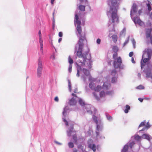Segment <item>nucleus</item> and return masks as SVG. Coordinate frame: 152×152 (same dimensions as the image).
Masks as SVG:
<instances>
[{"mask_svg":"<svg viewBox=\"0 0 152 152\" xmlns=\"http://www.w3.org/2000/svg\"><path fill=\"white\" fill-rule=\"evenodd\" d=\"M79 17L77 14L75 15V20H74L75 24L76 26V24H77L76 29L78 33V34L80 36V38L79 40L75 46V52H76V54L78 57H85L86 54H84L83 55L82 54V51L83 44V40L84 38V36H82L81 34V27L80 26L81 23V21L78 20Z\"/></svg>","mask_w":152,"mask_h":152,"instance_id":"obj_1","label":"nucleus"},{"mask_svg":"<svg viewBox=\"0 0 152 152\" xmlns=\"http://www.w3.org/2000/svg\"><path fill=\"white\" fill-rule=\"evenodd\" d=\"M152 54V50L151 49H147L144 52L142 56V61L141 62V69L143 68L145 65L147 67L145 70L146 73V77H149L151 73V70L152 69V64L149 61L151 58Z\"/></svg>","mask_w":152,"mask_h":152,"instance_id":"obj_2","label":"nucleus"},{"mask_svg":"<svg viewBox=\"0 0 152 152\" xmlns=\"http://www.w3.org/2000/svg\"><path fill=\"white\" fill-rule=\"evenodd\" d=\"M89 52V50L88 49V50L83 53H82V55H83L84 54H86L85 57H79V58H83V60H81L80 59L78 60L77 62L78 63L76 62V64L77 65V73L76 74V76L77 77H79L80 76V73H81L82 72L83 73V75H82L81 76V77L83 79V80L84 82H86V77L89 76L90 75V72L89 70L85 68H83V69H82L81 66H86L87 67L86 64V55L88 54V53ZM81 74V73H80Z\"/></svg>","mask_w":152,"mask_h":152,"instance_id":"obj_3","label":"nucleus"},{"mask_svg":"<svg viewBox=\"0 0 152 152\" xmlns=\"http://www.w3.org/2000/svg\"><path fill=\"white\" fill-rule=\"evenodd\" d=\"M110 6L109 10L107 12L108 16H110L112 23H118L119 22V17L118 14V4L117 0H111L109 2Z\"/></svg>","mask_w":152,"mask_h":152,"instance_id":"obj_4","label":"nucleus"},{"mask_svg":"<svg viewBox=\"0 0 152 152\" xmlns=\"http://www.w3.org/2000/svg\"><path fill=\"white\" fill-rule=\"evenodd\" d=\"M93 120L96 125L95 131L96 137L97 138H101L100 132L103 129V124L102 122V119L99 114L94 113L92 117Z\"/></svg>","mask_w":152,"mask_h":152,"instance_id":"obj_5","label":"nucleus"},{"mask_svg":"<svg viewBox=\"0 0 152 152\" xmlns=\"http://www.w3.org/2000/svg\"><path fill=\"white\" fill-rule=\"evenodd\" d=\"M38 62V66L37 69V77H39L41 76L43 69L42 59L40 57L39 58Z\"/></svg>","mask_w":152,"mask_h":152,"instance_id":"obj_6","label":"nucleus"},{"mask_svg":"<svg viewBox=\"0 0 152 152\" xmlns=\"http://www.w3.org/2000/svg\"><path fill=\"white\" fill-rule=\"evenodd\" d=\"M113 61V66L115 69L120 68L121 64L122 63V60L121 57L119 56L116 58L115 59H114Z\"/></svg>","mask_w":152,"mask_h":152,"instance_id":"obj_7","label":"nucleus"},{"mask_svg":"<svg viewBox=\"0 0 152 152\" xmlns=\"http://www.w3.org/2000/svg\"><path fill=\"white\" fill-rule=\"evenodd\" d=\"M86 110L87 112L89 114H92L94 111L96 113V110L90 104H86L83 107Z\"/></svg>","mask_w":152,"mask_h":152,"instance_id":"obj_8","label":"nucleus"},{"mask_svg":"<svg viewBox=\"0 0 152 152\" xmlns=\"http://www.w3.org/2000/svg\"><path fill=\"white\" fill-rule=\"evenodd\" d=\"M68 109V108L67 106L65 107L64 108L63 112H62V119L63 121L65 123V124L66 126L68 125V122L66 120V118L67 117V111Z\"/></svg>","mask_w":152,"mask_h":152,"instance_id":"obj_9","label":"nucleus"},{"mask_svg":"<svg viewBox=\"0 0 152 152\" xmlns=\"http://www.w3.org/2000/svg\"><path fill=\"white\" fill-rule=\"evenodd\" d=\"M89 80L91 82L89 85V88L91 90H94L95 86V84L93 82L95 81L96 80V79L92 78L91 76H89Z\"/></svg>","mask_w":152,"mask_h":152,"instance_id":"obj_10","label":"nucleus"},{"mask_svg":"<svg viewBox=\"0 0 152 152\" xmlns=\"http://www.w3.org/2000/svg\"><path fill=\"white\" fill-rule=\"evenodd\" d=\"M110 86L111 85L110 83L105 82V94L110 95L112 94L113 91H106L109 89Z\"/></svg>","mask_w":152,"mask_h":152,"instance_id":"obj_11","label":"nucleus"},{"mask_svg":"<svg viewBox=\"0 0 152 152\" xmlns=\"http://www.w3.org/2000/svg\"><path fill=\"white\" fill-rule=\"evenodd\" d=\"M113 50L114 52L113 56V57L114 59H115L118 57L117 52L118 50V48L117 46H114L113 48Z\"/></svg>","mask_w":152,"mask_h":152,"instance_id":"obj_12","label":"nucleus"},{"mask_svg":"<svg viewBox=\"0 0 152 152\" xmlns=\"http://www.w3.org/2000/svg\"><path fill=\"white\" fill-rule=\"evenodd\" d=\"M133 20L135 24H138L140 26H142L144 25V22L137 17L134 18Z\"/></svg>","mask_w":152,"mask_h":152,"instance_id":"obj_13","label":"nucleus"},{"mask_svg":"<svg viewBox=\"0 0 152 152\" xmlns=\"http://www.w3.org/2000/svg\"><path fill=\"white\" fill-rule=\"evenodd\" d=\"M151 28H147L146 29L145 35L147 38H150L151 42L152 44V37L151 36Z\"/></svg>","mask_w":152,"mask_h":152,"instance_id":"obj_14","label":"nucleus"},{"mask_svg":"<svg viewBox=\"0 0 152 152\" xmlns=\"http://www.w3.org/2000/svg\"><path fill=\"white\" fill-rule=\"evenodd\" d=\"M91 139L88 140V147L92 149L94 152H95L96 151V147L94 144L89 143L90 141H92Z\"/></svg>","mask_w":152,"mask_h":152,"instance_id":"obj_15","label":"nucleus"},{"mask_svg":"<svg viewBox=\"0 0 152 152\" xmlns=\"http://www.w3.org/2000/svg\"><path fill=\"white\" fill-rule=\"evenodd\" d=\"M67 132L68 136H71L72 134L75 133V131L73 130V127L72 126H71L70 128L67 131Z\"/></svg>","mask_w":152,"mask_h":152,"instance_id":"obj_16","label":"nucleus"},{"mask_svg":"<svg viewBox=\"0 0 152 152\" xmlns=\"http://www.w3.org/2000/svg\"><path fill=\"white\" fill-rule=\"evenodd\" d=\"M137 6L135 3H134L132 6V9L131 11L130 15L132 16V12L135 13L137 12Z\"/></svg>","mask_w":152,"mask_h":152,"instance_id":"obj_17","label":"nucleus"},{"mask_svg":"<svg viewBox=\"0 0 152 152\" xmlns=\"http://www.w3.org/2000/svg\"><path fill=\"white\" fill-rule=\"evenodd\" d=\"M104 82L102 87H101L100 86L98 85L96 87H95L94 90L95 91L99 92L102 89L104 88Z\"/></svg>","mask_w":152,"mask_h":152,"instance_id":"obj_18","label":"nucleus"},{"mask_svg":"<svg viewBox=\"0 0 152 152\" xmlns=\"http://www.w3.org/2000/svg\"><path fill=\"white\" fill-rule=\"evenodd\" d=\"M142 137L144 139H146L150 141L151 140V137L148 134H142Z\"/></svg>","mask_w":152,"mask_h":152,"instance_id":"obj_19","label":"nucleus"},{"mask_svg":"<svg viewBox=\"0 0 152 152\" xmlns=\"http://www.w3.org/2000/svg\"><path fill=\"white\" fill-rule=\"evenodd\" d=\"M76 101L73 98L69 100V104L71 106L75 105L76 104Z\"/></svg>","mask_w":152,"mask_h":152,"instance_id":"obj_20","label":"nucleus"},{"mask_svg":"<svg viewBox=\"0 0 152 152\" xmlns=\"http://www.w3.org/2000/svg\"><path fill=\"white\" fill-rule=\"evenodd\" d=\"M79 103L81 106H84L86 104L84 100L81 98H79Z\"/></svg>","mask_w":152,"mask_h":152,"instance_id":"obj_21","label":"nucleus"},{"mask_svg":"<svg viewBox=\"0 0 152 152\" xmlns=\"http://www.w3.org/2000/svg\"><path fill=\"white\" fill-rule=\"evenodd\" d=\"M129 148V145L128 144H126L124 145V148L122 150V152H126L128 151Z\"/></svg>","mask_w":152,"mask_h":152,"instance_id":"obj_22","label":"nucleus"},{"mask_svg":"<svg viewBox=\"0 0 152 152\" xmlns=\"http://www.w3.org/2000/svg\"><path fill=\"white\" fill-rule=\"evenodd\" d=\"M112 38L113 41L115 43H116L117 41L118 37L116 35H113L112 36Z\"/></svg>","mask_w":152,"mask_h":152,"instance_id":"obj_23","label":"nucleus"},{"mask_svg":"<svg viewBox=\"0 0 152 152\" xmlns=\"http://www.w3.org/2000/svg\"><path fill=\"white\" fill-rule=\"evenodd\" d=\"M78 8L81 11H84L85 10V6L84 5H80L78 7Z\"/></svg>","mask_w":152,"mask_h":152,"instance_id":"obj_24","label":"nucleus"},{"mask_svg":"<svg viewBox=\"0 0 152 152\" xmlns=\"http://www.w3.org/2000/svg\"><path fill=\"white\" fill-rule=\"evenodd\" d=\"M126 108L125 109L124 111L125 113H127L129 112V110L130 109V107L127 104L125 106Z\"/></svg>","mask_w":152,"mask_h":152,"instance_id":"obj_25","label":"nucleus"},{"mask_svg":"<svg viewBox=\"0 0 152 152\" xmlns=\"http://www.w3.org/2000/svg\"><path fill=\"white\" fill-rule=\"evenodd\" d=\"M80 2V4H84L87 5L88 4L87 0H79Z\"/></svg>","mask_w":152,"mask_h":152,"instance_id":"obj_26","label":"nucleus"},{"mask_svg":"<svg viewBox=\"0 0 152 152\" xmlns=\"http://www.w3.org/2000/svg\"><path fill=\"white\" fill-rule=\"evenodd\" d=\"M150 127V125L149 124L148 122H147L146 123V124L145 125V126L140 131H143L145 129H148Z\"/></svg>","mask_w":152,"mask_h":152,"instance_id":"obj_27","label":"nucleus"},{"mask_svg":"<svg viewBox=\"0 0 152 152\" xmlns=\"http://www.w3.org/2000/svg\"><path fill=\"white\" fill-rule=\"evenodd\" d=\"M142 137L138 135H137L135 136L134 139L137 141H140Z\"/></svg>","mask_w":152,"mask_h":152,"instance_id":"obj_28","label":"nucleus"},{"mask_svg":"<svg viewBox=\"0 0 152 152\" xmlns=\"http://www.w3.org/2000/svg\"><path fill=\"white\" fill-rule=\"evenodd\" d=\"M117 81V78L115 77H112V80H111V83H116Z\"/></svg>","mask_w":152,"mask_h":152,"instance_id":"obj_29","label":"nucleus"},{"mask_svg":"<svg viewBox=\"0 0 152 152\" xmlns=\"http://www.w3.org/2000/svg\"><path fill=\"white\" fill-rule=\"evenodd\" d=\"M147 6L148 7V11L150 12L152 10L151 7L150 5V3L149 2V3L147 4Z\"/></svg>","mask_w":152,"mask_h":152,"instance_id":"obj_30","label":"nucleus"},{"mask_svg":"<svg viewBox=\"0 0 152 152\" xmlns=\"http://www.w3.org/2000/svg\"><path fill=\"white\" fill-rule=\"evenodd\" d=\"M68 88L69 89V91L71 92V84L70 81L69 80H68Z\"/></svg>","mask_w":152,"mask_h":152,"instance_id":"obj_31","label":"nucleus"},{"mask_svg":"<svg viewBox=\"0 0 152 152\" xmlns=\"http://www.w3.org/2000/svg\"><path fill=\"white\" fill-rule=\"evenodd\" d=\"M68 61L69 64H72L73 63V60L71 58L70 56H69L68 58Z\"/></svg>","mask_w":152,"mask_h":152,"instance_id":"obj_32","label":"nucleus"},{"mask_svg":"<svg viewBox=\"0 0 152 152\" xmlns=\"http://www.w3.org/2000/svg\"><path fill=\"white\" fill-rule=\"evenodd\" d=\"M135 143L134 142H132L129 143H128L127 144L129 145V147L130 148H132L133 146L134 145Z\"/></svg>","mask_w":152,"mask_h":152,"instance_id":"obj_33","label":"nucleus"},{"mask_svg":"<svg viewBox=\"0 0 152 152\" xmlns=\"http://www.w3.org/2000/svg\"><path fill=\"white\" fill-rule=\"evenodd\" d=\"M54 13L53 12V29H54V28L55 27V19H54Z\"/></svg>","mask_w":152,"mask_h":152,"instance_id":"obj_34","label":"nucleus"},{"mask_svg":"<svg viewBox=\"0 0 152 152\" xmlns=\"http://www.w3.org/2000/svg\"><path fill=\"white\" fill-rule=\"evenodd\" d=\"M126 29L125 28H124L123 30L120 32V35L121 36L124 34L126 32Z\"/></svg>","mask_w":152,"mask_h":152,"instance_id":"obj_35","label":"nucleus"},{"mask_svg":"<svg viewBox=\"0 0 152 152\" xmlns=\"http://www.w3.org/2000/svg\"><path fill=\"white\" fill-rule=\"evenodd\" d=\"M116 74V71L115 70H113L111 72V75L112 76H115Z\"/></svg>","mask_w":152,"mask_h":152,"instance_id":"obj_36","label":"nucleus"},{"mask_svg":"<svg viewBox=\"0 0 152 152\" xmlns=\"http://www.w3.org/2000/svg\"><path fill=\"white\" fill-rule=\"evenodd\" d=\"M93 94L95 97V99L97 100H99V97L96 94V93L94 92L93 93Z\"/></svg>","mask_w":152,"mask_h":152,"instance_id":"obj_37","label":"nucleus"},{"mask_svg":"<svg viewBox=\"0 0 152 152\" xmlns=\"http://www.w3.org/2000/svg\"><path fill=\"white\" fill-rule=\"evenodd\" d=\"M68 146L69 148H72L74 147V144L72 142H69L68 143Z\"/></svg>","mask_w":152,"mask_h":152,"instance_id":"obj_38","label":"nucleus"},{"mask_svg":"<svg viewBox=\"0 0 152 152\" xmlns=\"http://www.w3.org/2000/svg\"><path fill=\"white\" fill-rule=\"evenodd\" d=\"M100 96L101 97H103L104 96V91H102L100 92Z\"/></svg>","mask_w":152,"mask_h":152,"instance_id":"obj_39","label":"nucleus"},{"mask_svg":"<svg viewBox=\"0 0 152 152\" xmlns=\"http://www.w3.org/2000/svg\"><path fill=\"white\" fill-rule=\"evenodd\" d=\"M145 123H146V122L145 121L142 122L140 123V125H139V127H141L142 126H145Z\"/></svg>","mask_w":152,"mask_h":152,"instance_id":"obj_40","label":"nucleus"},{"mask_svg":"<svg viewBox=\"0 0 152 152\" xmlns=\"http://www.w3.org/2000/svg\"><path fill=\"white\" fill-rule=\"evenodd\" d=\"M72 64H69L68 69L69 72L70 73L71 72L72 70Z\"/></svg>","mask_w":152,"mask_h":152,"instance_id":"obj_41","label":"nucleus"},{"mask_svg":"<svg viewBox=\"0 0 152 152\" xmlns=\"http://www.w3.org/2000/svg\"><path fill=\"white\" fill-rule=\"evenodd\" d=\"M144 87L142 85H140L138 86L137 87V88L139 89H143L144 88Z\"/></svg>","mask_w":152,"mask_h":152,"instance_id":"obj_42","label":"nucleus"},{"mask_svg":"<svg viewBox=\"0 0 152 152\" xmlns=\"http://www.w3.org/2000/svg\"><path fill=\"white\" fill-rule=\"evenodd\" d=\"M106 115L107 118V119L108 120L110 121L111 120H112V118L111 116L109 115L108 114H106Z\"/></svg>","mask_w":152,"mask_h":152,"instance_id":"obj_43","label":"nucleus"},{"mask_svg":"<svg viewBox=\"0 0 152 152\" xmlns=\"http://www.w3.org/2000/svg\"><path fill=\"white\" fill-rule=\"evenodd\" d=\"M54 142L55 143L59 145H62V143L59 142L56 140H54Z\"/></svg>","mask_w":152,"mask_h":152,"instance_id":"obj_44","label":"nucleus"},{"mask_svg":"<svg viewBox=\"0 0 152 152\" xmlns=\"http://www.w3.org/2000/svg\"><path fill=\"white\" fill-rule=\"evenodd\" d=\"M129 39H128L127 40H126L124 42V43L123 44V46H124L129 42Z\"/></svg>","mask_w":152,"mask_h":152,"instance_id":"obj_45","label":"nucleus"},{"mask_svg":"<svg viewBox=\"0 0 152 152\" xmlns=\"http://www.w3.org/2000/svg\"><path fill=\"white\" fill-rule=\"evenodd\" d=\"M101 42V39H98L96 40V43L98 44H99Z\"/></svg>","mask_w":152,"mask_h":152,"instance_id":"obj_46","label":"nucleus"},{"mask_svg":"<svg viewBox=\"0 0 152 152\" xmlns=\"http://www.w3.org/2000/svg\"><path fill=\"white\" fill-rule=\"evenodd\" d=\"M39 42L40 45L43 44V40H42V38H41L40 39V38H39Z\"/></svg>","mask_w":152,"mask_h":152,"instance_id":"obj_47","label":"nucleus"},{"mask_svg":"<svg viewBox=\"0 0 152 152\" xmlns=\"http://www.w3.org/2000/svg\"><path fill=\"white\" fill-rule=\"evenodd\" d=\"M38 34L39 35V38H40V39L42 38V34H41V31L39 30L38 32Z\"/></svg>","mask_w":152,"mask_h":152,"instance_id":"obj_48","label":"nucleus"},{"mask_svg":"<svg viewBox=\"0 0 152 152\" xmlns=\"http://www.w3.org/2000/svg\"><path fill=\"white\" fill-rule=\"evenodd\" d=\"M132 43L133 44L134 48H135V44L136 43V42L135 40L134 39H133L132 41Z\"/></svg>","mask_w":152,"mask_h":152,"instance_id":"obj_49","label":"nucleus"},{"mask_svg":"<svg viewBox=\"0 0 152 152\" xmlns=\"http://www.w3.org/2000/svg\"><path fill=\"white\" fill-rule=\"evenodd\" d=\"M133 55V52H130L129 54V56L130 57H132Z\"/></svg>","mask_w":152,"mask_h":152,"instance_id":"obj_50","label":"nucleus"},{"mask_svg":"<svg viewBox=\"0 0 152 152\" xmlns=\"http://www.w3.org/2000/svg\"><path fill=\"white\" fill-rule=\"evenodd\" d=\"M73 134V139L75 140H76V135L75 134Z\"/></svg>","mask_w":152,"mask_h":152,"instance_id":"obj_51","label":"nucleus"},{"mask_svg":"<svg viewBox=\"0 0 152 152\" xmlns=\"http://www.w3.org/2000/svg\"><path fill=\"white\" fill-rule=\"evenodd\" d=\"M58 36L60 37H61L63 36V33L61 32H60L58 34Z\"/></svg>","mask_w":152,"mask_h":152,"instance_id":"obj_52","label":"nucleus"},{"mask_svg":"<svg viewBox=\"0 0 152 152\" xmlns=\"http://www.w3.org/2000/svg\"><path fill=\"white\" fill-rule=\"evenodd\" d=\"M58 98L57 96H56L54 98V100L55 101L58 102Z\"/></svg>","mask_w":152,"mask_h":152,"instance_id":"obj_53","label":"nucleus"},{"mask_svg":"<svg viewBox=\"0 0 152 152\" xmlns=\"http://www.w3.org/2000/svg\"><path fill=\"white\" fill-rule=\"evenodd\" d=\"M85 90L86 92H88L89 91V89L87 88V86L85 87Z\"/></svg>","mask_w":152,"mask_h":152,"instance_id":"obj_54","label":"nucleus"},{"mask_svg":"<svg viewBox=\"0 0 152 152\" xmlns=\"http://www.w3.org/2000/svg\"><path fill=\"white\" fill-rule=\"evenodd\" d=\"M131 60L132 63H135V62L134 61V58L133 57H132Z\"/></svg>","mask_w":152,"mask_h":152,"instance_id":"obj_55","label":"nucleus"},{"mask_svg":"<svg viewBox=\"0 0 152 152\" xmlns=\"http://www.w3.org/2000/svg\"><path fill=\"white\" fill-rule=\"evenodd\" d=\"M138 100L141 102H142L143 101V99L140 98H138Z\"/></svg>","mask_w":152,"mask_h":152,"instance_id":"obj_56","label":"nucleus"},{"mask_svg":"<svg viewBox=\"0 0 152 152\" xmlns=\"http://www.w3.org/2000/svg\"><path fill=\"white\" fill-rule=\"evenodd\" d=\"M142 12V11L141 10H139L138 11V13L139 15L141 14Z\"/></svg>","mask_w":152,"mask_h":152,"instance_id":"obj_57","label":"nucleus"},{"mask_svg":"<svg viewBox=\"0 0 152 152\" xmlns=\"http://www.w3.org/2000/svg\"><path fill=\"white\" fill-rule=\"evenodd\" d=\"M40 49H43V44H40Z\"/></svg>","mask_w":152,"mask_h":152,"instance_id":"obj_58","label":"nucleus"},{"mask_svg":"<svg viewBox=\"0 0 152 152\" xmlns=\"http://www.w3.org/2000/svg\"><path fill=\"white\" fill-rule=\"evenodd\" d=\"M77 88H75L74 90V92L75 93H77Z\"/></svg>","mask_w":152,"mask_h":152,"instance_id":"obj_59","label":"nucleus"},{"mask_svg":"<svg viewBox=\"0 0 152 152\" xmlns=\"http://www.w3.org/2000/svg\"><path fill=\"white\" fill-rule=\"evenodd\" d=\"M54 1L55 0H51V3L52 4H53Z\"/></svg>","mask_w":152,"mask_h":152,"instance_id":"obj_60","label":"nucleus"},{"mask_svg":"<svg viewBox=\"0 0 152 152\" xmlns=\"http://www.w3.org/2000/svg\"><path fill=\"white\" fill-rule=\"evenodd\" d=\"M72 95L74 96L77 97L76 94L74 93L72 94Z\"/></svg>","mask_w":152,"mask_h":152,"instance_id":"obj_61","label":"nucleus"},{"mask_svg":"<svg viewBox=\"0 0 152 152\" xmlns=\"http://www.w3.org/2000/svg\"><path fill=\"white\" fill-rule=\"evenodd\" d=\"M62 40V38H60L58 40V42H60Z\"/></svg>","mask_w":152,"mask_h":152,"instance_id":"obj_62","label":"nucleus"},{"mask_svg":"<svg viewBox=\"0 0 152 152\" xmlns=\"http://www.w3.org/2000/svg\"><path fill=\"white\" fill-rule=\"evenodd\" d=\"M40 52L42 54H43V49H42V50L40 49Z\"/></svg>","mask_w":152,"mask_h":152,"instance_id":"obj_63","label":"nucleus"},{"mask_svg":"<svg viewBox=\"0 0 152 152\" xmlns=\"http://www.w3.org/2000/svg\"><path fill=\"white\" fill-rule=\"evenodd\" d=\"M150 15L151 17V16H152V12H151L150 13Z\"/></svg>","mask_w":152,"mask_h":152,"instance_id":"obj_64","label":"nucleus"}]
</instances>
